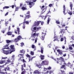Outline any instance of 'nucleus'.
<instances>
[{
    "label": "nucleus",
    "instance_id": "f257e3e1",
    "mask_svg": "<svg viewBox=\"0 0 74 74\" xmlns=\"http://www.w3.org/2000/svg\"><path fill=\"white\" fill-rule=\"evenodd\" d=\"M48 62L47 61H42L41 65L36 64V66L38 67L40 69V68H41V66H42V65H48Z\"/></svg>",
    "mask_w": 74,
    "mask_h": 74
},
{
    "label": "nucleus",
    "instance_id": "f03ea898",
    "mask_svg": "<svg viewBox=\"0 0 74 74\" xmlns=\"http://www.w3.org/2000/svg\"><path fill=\"white\" fill-rule=\"evenodd\" d=\"M34 2H30L28 1H25V4H27V5H31V7L29 6L30 8H32V7L34 5Z\"/></svg>",
    "mask_w": 74,
    "mask_h": 74
},
{
    "label": "nucleus",
    "instance_id": "7ed1b4c3",
    "mask_svg": "<svg viewBox=\"0 0 74 74\" xmlns=\"http://www.w3.org/2000/svg\"><path fill=\"white\" fill-rule=\"evenodd\" d=\"M41 23V25H42L44 24V22L43 21H35L34 23V26H38V25H39L40 23Z\"/></svg>",
    "mask_w": 74,
    "mask_h": 74
},
{
    "label": "nucleus",
    "instance_id": "20e7f679",
    "mask_svg": "<svg viewBox=\"0 0 74 74\" xmlns=\"http://www.w3.org/2000/svg\"><path fill=\"white\" fill-rule=\"evenodd\" d=\"M23 54H20L18 55V56L19 57V58H20L19 59V60H21V61H23V62H25V60L23 59Z\"/></svg>",
    "mask_w": 74,
    "mask_h": 74
},
{
    "label": "nucleus",
    "instance_id": "39448f33",
    "mask_svg": "<svg viewBox=\"0 0 74 74\" xmlns=\"http://www.w3.org/2000/svg\"><path fill=\"white\" fill-rule=\"evenodd\" d=\"M3 52L6 55H8V54H9V53H12V51H11V49H9V50L7 51L3 50Z\"/></svg>",
    "mask_w": 74,
    "mask_h": 74
},
{
    "label": "nucleus",
    "instance_id": "423d86ee",
    "mask_svg": "<svg viewBox=\"0 0 74 74\" xmlns=\"http://www.w3.org/2000/svg\"><path fill=\"white\" fill-rule=\"evenodd\" d=\"M10 48L11 49L12 51H10L12 52H14V51H15V48H14V45H11L10 46Z\"/></svg>",
    "mask_w": 74,
    "mask_h": 74
},
{
    "label": "nucleus",
    "instance_id": "0eeeda50",
    "mask_svg": "<svg viewBox=\"0 0 74 74\" xmlns=\"http://www.w3.org/2000/svg\"><path fill=\"white\" fill-rule=\"evenodd\" d=\"M38 34H39L38 33L36 34V33H34L33 34H32L31 36V37H38Z\"/></svg>",
    "mask_w": 74,
    "mask_h": 74
},
{
    "label": "nucleus",
    "instance_id": "6e6552de",
    "mask_svg": "<svg viewBox=\"0 0 74 74\" xmlns=\"http://www.w3.org/2000/svg\"><path fill=\"white\" fill-rule=\"evenodd\" d=\"M42 36L41 37V39L42 40H44L45 36L46 35V33L42 32Z\"/></svg>",
    "mask_w": 74,
    "mask_h": 74
},
{
    "label": "nucleus",
    "instance_id": "1a4fd4ad",
    "mask_svg": "<svg viewBox=\"0 0 74 74\" xmlns=\"http://www.w3.org/2000/svg\"><path fill=\"white\" fill-rule=\"evenodd\" d=\"M14 59L11 58L10 60H7V62L6 63V64H8L9 63H10V62H14Z\"/></svg>",
    "mask_w": 74,
    "mask_h": 74
},
{
    "label": "nucleus",
    "instance_id": "9d476101",
    "mask_svg": "<svg viewBox=\"0 0 74 74\" xmlns=\"http://www.w3.org/2000/svg\"><path fill=\"white\" fill-rule=\"evenodd\" d=\"M60 60H62V61H63H63H64V59L62 57H60V59L58 60L59 62L58 61L57 62V63H60Z\"/></svg>",
    "mask_w": 74,
    "mask_h": 74
},
{
    "label": "nucleus",
    "instance_id": "9b49d317",
    "mask_svg": "<svg viewBox=\"0 0 74 74\" xmlns=\"http://www.w3.org/2000/svg\"><path fill=\"white\" fill-rule=\"evenodd\" d=\"M9 49V47H8V45L4 46L3 48V49Z\"/></svg>",
    "mask_w": 74,
    "mask_h": 74
},
{
    "label": "nucleus",
    "instance_id": "f8f14e48",
    "mask_svg": "<svg viewBox=\"0 0 74 74\" xmlns=\"http://www.w3.org/2000/svg\"><path fill=\"white\" fill-rule=\"evenodd\" d=\"M18 41H19V40H18V38H16L15 39H13V40H12V42H17Z\"/></svg>",
    "mask_w": 74,
    "mask_h": 74
},
{
    "label": "nucleus",
    "instance_id": "ddd939ff",
    "mask_svg": "<svg viewBox=\"0 0 74 74\" xmlns=\"http://www.w3.org/2000/svg\"><path fill=\"white\" fill-rule=\"evenodd\" d=\"M54 38H55V39L54 40V41H59V39L58 38H59L58 36H54Z\"/></svg>",
    "mask_w": 74,
    "mask_h": 74
},
{
    "label": "nucleus",
    "instance_id": "4468645a",
    "mask_svg": "<svg viewBox=\"0 0 74 74\" xmlns=\"http://www.w3.org/2000/svg\"><path fill=\"white\" fill-rule=\"evenodd\" d=\"M57 52H58L59 54L60 55H62L63 53L62 52V51L59 50V49H58L57 50Z\"/></svg>",
    "mask_w": 74,
    "mask_h": 74
},
{
    "label": "nucleus",
    "instance_id": "2eb2a0df",
    "mask_svg": "<svg viewBox=\"0 0 74 74\" xmlns=\"http://www.w3.org/2000/svg\"><path fill=\"white\" fill-rule=\"evenodd\" d=\"M40 29H41V27L36 28V27H34V30H36L37 31H38V30H40Z\"/></svg>",
    "mask_w": 74,
    "mask_h": 74
},
{
    "label": "nucleus",
    "instance_id": "dca6fc26",
    "mask_svg": "<svg viewBox=\"0 0 74 74\" xmlns=\"http://www.w3.org/2000/svg\"><path fill=\"white\" fill-rule=\"evenodd\" d=\"M34 73L35 74H40V73L38 71V70H36L34 72Z\"/></svg>",
    "mask_w": 74,
    "mask_h": 74
},
{
    "label": "nucleus",
    "instance_id": "f3484780",
    "mask_svg": "<svg viewBox=\"0 0 74 74\" xmlns=\"http://www.w3.org/2000/svg\"><path fill=\"white\" fill-rule=\"evenodd\" d=\"M63 10H64L63 13L65 15H66V14H65V11L66 10V8L65 7V5H63Z\"/></svg>",
    "mask_w": 74,
    "mask_h": 74
},
{
    "label": "nucleus",
    "instance_id": "a211bd4d",
    "mask_svg": "<svg viewBox=\"0 0 74 74\" xmlns=\"http://www.w3.org/2000/svg\"><path fill=\"white\" fill-rule=\"evenodd\" d=\"M64 64L63 65H62V66L61 67V69H65V68H64V67H65V65H66V63H64Z\"/></svg>",
    "mask_w": 74,
    "mask_h": 74
},
{
    "label": "nucleus",
    "instance_id": "6ab92c4d",
    "mask_svg": "<svg viewBox=\"0 0 74 74\" xmlns=\"http://www.w3.org/2000/svg\"><path fill=\"white\" fill-rule=\"evenodd\" d=\"M26 56L27 58H29V62H30V56L29 55V54H27L26 55Z\"/></svg>",
    "mask_w": 74,
    "mask_h": 74
},
{
    "label": "nucleus",
    "instance_id": "aec40b11",
    "mask_svg": "<svg viewBox=\"0 0 74 74\" xmlns=\"http://www.w3.org/2000/svg\"><path fill=\"white\" fill-rule=\"evenodd\" d=\"M44 56L40 55V57L41 60H43V59H44Z\"/></svg>",
    "mask_w": 74,
    "mask_h": 74
},
{
    "label": "nucleus",
    "instance_id": "412c9836",
    "mask_svg": "<svg viewBox=\"0 0 74 74\" xmlns=\"http://www.w3.org/2000/svg\"><path fill=\"white\" fill-rule=\"evenodd\" d=\"M70 7L71 8V10H72L73 7V4L71 2L70 3Z\"/></svg>",
    "mask_w": 74,
    "mask_h": 74
},
{
    "label": "nucleus",
    "instance_id": "4be33fe9",
    "mask_svg": "<svg viewBox=\"0 0 74 74\" xmlns=\"http://www.w3.org/2000/svg\"><path fill=\"white\" fill-rule=\"evenodd\" d=\"M22 38V36H20L17 37V39L18 40V41H19V40H21V38Z\"/></svg>",
    "mask_w": 74,
    "mask_h": 74
},
{
    "label": "nucleus",
    "instance_id": "5701e85b",
    "mask_svg": "<svg viewBox=\"0 0 74 74\" xmlns=\"http://www.w3.org/2000/svg\"><path fill=\"white\" fill-rule=\"evenodd\" d=\"M12 32H8L7 33V34L8 36H10V35H11L12 34Z\"/></svg>",
    "mask_w": 74,
    "mask_h": 74
},
{
    "label": "nucleus",
    "instance_id": "b1692460",
    "mask_svg": "<svg viewBox=\"0 0 74 74\" xmlns=\"http://www.w3.org/2000/svg\"><path fill=\"white\" fill-rule=\"evenodd\" d=\"M5 62V60L4 61H0V64H3V63H4Z\"/></svg>",
    "mask_w": 74,
    "mask_h": 74
},
{
    "label": "nucleus",
    "instance_id": "393cba45",
    "mask_svg": "<svg viewBox=\"0 0 74 74\" xmlns=\"http://www.w3.org/2000/svg\"><path fill=\"white\" fill-rule=\"evenodd\" d=\"M6 41L7 43H9L10 42H12V40H6Z\"/></svg>",
    "mask_w": 74,
    "mask_h": 74
},
{
    "label": "nucleus",
    "instance_id": "a878e982",
    "mask_svg": "<svg viewBox=\"0 0 74 74\" xmlns=\"http://www.w3.org/2000/svg\"><path fill=\"white\" fill-rule=\"evenodd\" d=\"M23 66H24V67H26V65H25V64H24L23 65H22V68H21V70H23Z\"/></svg>",
    "mask_w": 74,
    "mask_h": 74
},
{
    "label": "nucleus",
    "instance_id": "bb28decb",
    "mask_svg": "<svg viewBox=\"0 0 74 74\" xmlns=\"http://www.w3.org/2000/svg\"><path fill=\"white\" fill-rule=\"evenodd\" d=\"M9 8V6H5L3 8V10H4V9Z\"/></svg>",
    "mask_w": 74,
    "mask_h": 74
},
{
    "label": "nucleus",
    "instance_id": "cd10ccee",
    "mask_svg": "<svg viewBox=\"0 0 74 74\" xmlns=\"http://www.w3.org/2000/svg\"><path fill=\"white\" fill-rule=\"evenodd\" d=\"M30 17V16L29 15H27V16H25V19H26V18H27V19H28V18H29Z\"/></svg>",
    "mask_w": 74,
    "mask_h": 74
},
{
    "label": "nucleus",
    "instance_id": "c85d7f7f",
    "mask_svg": "<svg viewBox=\"0 0 74 74\" xmlns=\"http://www.w3.org/2000/svg\"><path fill=\"white\" fill-rule=\"evenodd\" d=\"M17 30L18 32V34H20V33H19V28L17 27Z\"/></svg>",
    "mask_w": 74,
    "mask_h": 74
},
{
    "label": "nucleus",
    "instance_id": "c756f323",
    "mask_svg": "<svg viewBox=\"0 0 74 74\" xmlns=\"http://www.w3.org/2000/svg\"><path fill=\"white\" fill-rule=\"evenodd\" d=\"M20 52L21 53H25V51L24 49H23L20 51Z\"/></svg>",
    "mask_w": 74,
    "mask_h": 74
},
{
    "label": "nucleus",
    "instance_id": "7c9ffc66",
    "mask_svg": "<svg viewBox=\"0 0 74 74\" xmlns=\"http://www.w3.org/2000/svg\"><path fill=\"white\" fill-rule=\"evenodd\" d=\"M51 21V18H49L47 20V24H48H48H49V21Z\"/></svg>",
    "mask_w": 74,
    "mask_h": 74
},
{
    "label": "nucleus",
    "instance_id": "2f4dec72",
    "mask_svg": "<svg viewBox=\"0 0 74 74\" xmlns=\"http://www.w3.org/2000/svg\"><path fill=\"white\" fill-rule=\"evenodd\" d=\"M43 47H41V52L42 53H43Z\"/></svg>",
    "mask_w": 74,
    "mask_h": 74
},
{
    "label": "nucleus",
    "instance_id": "473e14b6",
    "mask_svg": "<svg viewBox=\"0 0 74 74\" xmlns=\"http://www.w3.org/2000/svg\"><path fill=\"white\" fill-rule=\"evenodd\" d=\"M67 12L69 14V15H72V12H70L69 11V12Z\"/></svg>",
    "mask_w": 74,
    "mask_h": 74
},
{
    "label": "nucleus",
    "instance_id": "72a5a7b5",
    "mask_svg": "<svg viewBox=\"0 0 74 74\" xmlns=\"http://www.w3.org/2000/svg\"><path fill=\"white\" fill-rule=\"evenodd\" d=\"M21 47H22L23 46V45H24V43H23V42H22L21 43Z\"/></svg>",
    "mask_w": 74,
    "mask_h": 74
},
{
    "label": "nucleus",
    "instance_id": "f704fd0d",
    "mask_svg": "<svg viewBox=\"0 0 74 74\" xmlns=\"http://www.w3.org/2000/svg\"><path fill=\"white\" fill-rule=\"evenodd\" d=\"M34 53L33 51H31V55L33 56L34 55Z\"/></svg>",
    "mask_w": 74,
    "mask_h": 74
},
{
    "label": "nucleus",
    "instance_id": "c9c22d12",
    "mask_svg": "<svg viewBox=\"0 0 74 74\" xmlns=\"http://www.w3.org/2000/svg\"><path fill=\"white\" fill-rule=\"evenodd\" d=\"M61 71L62 72L61 73V74H66V73H65V72H64V71H62V70H61Z\"/></svg>",
    "mask_w": 74,
    "mask_h": 74
},
{
    "label": "nucleus",
    "instance_id": "e433bc0d",
    "mask_svg": "<svg viewBox=\"0 0 74 74\" xmlns=\"http://www.w3.org/2000/svg\"><path fill=\"white\" fill-rule=\"evenodd\" d=\"M67 65H68V66H69V67H70V66H72V65H71V64H70V62H69L68 63Z\"/></svg>",
    "mask_w": 74,
    "mask_h": 74
},
{
    "label": "nucleus",
    "instance_id": "4c0bfd02",
    "mask_svg": "<svg viewBox=\"0 0 74 74\" xmlns=\"http://www.w3.org/2000/svg\"><path fill=\"white\" fill-rule=\"evenodd\" d=\"M24 23H26V24H27V25H28L29 24V22L27 21H25L24 22Z\"/></svg>",
    "mask_w": 74,
    "mask_h": 74
},
{
    "label": "nucleus",
    "instance_id": "58836bf2",
    "mask_svg": "<svg viewBox=\"0 0 74 74\" xmlns=\"http://www.w3.org/2000/svg\"><path fill=\"white\" fill-rule=\"evenodd\" d=\"M22 10H27V9L26 8H25L24 7H23L22 8Z\"/></svg>",
    "mask_w": 74,
    "mask_h": 74
},
{
    "label": "nucleus",
    "instance_id": "ea45409f",
    "mask_svg": "<svg viewBox=\"0 0 74 74\" xmlns=\"http://www.w3.org/2000/svg\"><path fill=\"white\" fill-rule=\"evenodd\" d=\"M56 23H57L58 24H60V22H59V21H56Z\"/></svg>",
    "mask_w": 74,
    "mask_h": 74
},
{
    "label": "nucleus",
    "instance_id": "a19ab883",
    "mask_svg": "<svg viewBox=\"0 0 74 74\" xmlns=\"http://www.w3.org/2000/svg\"><path fill=\"white\" fill-rule=\"evenodd\" d=\"M36 58V56L32 57V58L31 59H30V61L32 62V59H33V58Z\"/></svg>",
    "mask_w": 74,
    "mask_h": 74
},
{
    "label": "nucleus",
    "instance_id": "79ce46f5",
    "mask_svg": "<svg viewBox=\"0 0 74 74\" xmlns=\"http://www.w3.org/2000/svg\"><path fill=\"white\" fill-rule=\"evenodd\" d=\"M63 30H64V29H61V31L60 32V33H62V32H63Z\"/></svg>",
    "mask_w": 74,
    "mask_h": 74
},
{
    "label": "nucleus",
    "instance_id": "37998d69",
    "mask_svg": "<svg viewBox=\"0 0 74 74\" xmlns=\"http://www.w3.org/2000/svg\"><path fill=\"white\" fill-rule=\"evenodd\" d=\"M32 48H36V47H35V46H34V45H32Z\"/></svg>",
    "mask_w": 74,
    "mask_h": 74
},
{
    "label": "nucleus",
    "instance_id": "c03bdc74",
    "mask_svg": "<svg viewBox=\"0 0 74 74\" xmlns=\"http://www.w3.org/2000/svg\"><path fill=\"white\" fill-rule=\"evenodd\" d=\"M15 57V55H13L11 57V59H14V58Z\"/></svg>",
    "mask_w": 74,
    "mask_h": 74
},
{
    "label": "nucleus",
    "instance_id": "a18cd8bd",
    "mask_svg": "<svg viewBox=\"0 0 74 74\" xmlns=\"http://www.w3.org/2000/svg\"><path fill=\"white\" fill-rule=\"evenodd\" d=\"M69 48L70 50H73V48L71 47H69Z\"/></svg>",
    "mask_w": 74,
    "mask_h": 74
},
{
    "label": "nucleus",
    "instance_id": "49530a36",
    "mask_svg": "<svg viewBox=\"0 0 74 74\" xmlns=\"http://www.w3.org/2000/svg\"><path fill=\"white\" fill-rule=\"evenodd\" d=\"M0 73L2 74H5V73L4 72H0Z\"/></svg>",
    "mask_w": 74,
    "mask_h": 74
},
{
    "label": "nucleus",
    "instance_id": "de8ad7c7",
    "mask_svg": "<svg viewBox=\"0 0 74 74\" xmlns=\"http://www.w3.org/2000/svg\"><path fill=\"white\" fill-rule=\"evenodd\" d=\"M71 38H72V40H74V37L73 36H72L71 37Z\"/></svg>",
    "mask_w": 74,
    "mask_h": 74
},
{
    "label": "nucleus",
    "instance_id": "09e8293b",
    "mask_svg": "<svg viewBox=\"0 0 74 74\" xmlns=\"http://www.w3.org/2000/svg\"><path fill=\"white\" fill-rule=\"evenodd\" d=\"M18 7H16V10H15V11H18Z\"/></svg>",
    "mask_w": 74,
    "mask_h": 74
},
{
    "label": "nucleus",
    "instance_id": "8fccbe9b",
    "mask_svg": "<svg viewBox=\"0 0 74 74\" xmlns=\"http://www.w3.org/2000/svg\"><path fill=\"white\" fill-rule=\"evenodd\" d=\"M2 59H6V58H7V57H2Z\"/></svg>",
    "mask_w": 74,
    "mask_h": 74
},
{
    "label": "nucleus",
    "instance_id": "3c124183",
    "mask_svg": "<svg viewBox=\"0 0 74 74\" xmlns=\"http://www.w3.org/2000/svg\"><path fill=\"white\" fill-rule=\"evenodd\" d=\"M23 28L24 29H25V25H24V24H23Z\"/></svg>",
    "mask_w": 74,
    "mask_h": 74
},
{
    "label": "nucleus",
    "instance_id": "603ef678",
    "mask_svg": "<svg viewBox=\"0 0 74 74\" xmlns=\"http://www.w3.org/2000/svg\"><path fill=\"white\" fill-rule=\"evenodd\" d=\"M18 71V69H16V70H14V73H15L16 71Z\"/></svg>",
    "mask_w": 74,
    "mask_h": 74
},
{
    "label": "nucleus",
    "instance_id": "864d4df0",
    "mask_svg": "<svg viewBox=\"0 0 74 74\" xmlns=\"http://www.w3.org/2000/svg\"><path fill=\"white\" fill-rule=\"evenodd\" d=\"M47 16H43V18H44V20H45V18H47Z\"/></svg>",
    "mask_w": 74,
    "mask_h": 74
},
{
    "label": "nucleus",
    "instance_id": "5fc2aeb1",
    "mask_svg": "<svg viewBox=\"0 0 74 74\" xmlns=\"http://www.w3.org/2000/svg\"><path fill=\"white\" fill-rule=\"evenodd\" d=\"M8 12H7V13H6L5 15V16H7V15H8Z\"/></svg>",
    "mask_w": 74,
    "mask_h": 74
},
{
    "label": "nucleus",
    "instance_id": "6e6d98bb",
    "mask_svg": "<svg viewBox=\"0 0 74 74\" xmlns=\"http://www.w3.org/2000/svg\"><path fill=\"white\" fill-rule=\"evenodd\" d=\"M44 8V6H42V7H41V10H43V8Z\"/></svg>",
    "mask_w": 74,
    "mask_h": 74
},
{
    "label": "nucleus",
    "instance_id": "4d7b16f0",
    "mask_svg": "<svg viewBox=\"0 0 74 74\" xmlns=\"http://www.w3.org/2000/svg\"><path fill=\"white\" fill-rule=\"evenodd\" d=\"M63 38H61V41H63Z\"/></svg>",
    "mask_w": 74,
    "mask_h": 74
},
{
    "label": "nucleus",
    "instance_id": "13d9d810",
    "mask_svg": "<svg viewBox=\"0 0 74 74\" xmlns=\"http://www.w3.org/2000/svg\"><path fill=\"white\" fill-rule=\"evenodd\" d=\"M69 74H73V72H70L69 73Z\"/></svg>",
    "mask_w": 74,
    "mask_h": 74
},
{
    "label": "nucleus",
    "instance_id": "bf43d9fd",
    "mask_svg": "<svg viewBox=\"0 0 74 74\" xmlns=\"http://www.w3.org/2000/svg\"><path fill=\"white\" fill-rule=\"evenodd\" d=\"M49 7H52V4H50L49 5Z\"/></svg>",
    "mask_w": 74,
    "mask_h": 74
},
{
    "label": "nucleus",
    "instance_id": "052dcab7",
    "mask_svg": "<svg viewBox=\"0 0 74 74\" xmlns=\"http://www.w3.org/2000/svg\"><path fill=\"white\" fill-rule=\"evenodd\" d=\"M51 14V12L49 10L48 11V13L47 14Z\"/></svg>",
    "mask_w": 74,
    "mask_h": 74
},
{
    "label": "nucleus",
    "instance_id": "680f3d73",
    "mask_svg": "<svg viewBox=\"0 0 74 74\" xmlns=\"http://www.w3.org/2000/svg\"><path fill=\"white\" fill-rule=\"evenodd\" d=\"M47 69H47V68H44V71H46L47 70Z\"/></svg>",
    "mask_w": 74,
    "mask_h": 74
},
{
    "label": "nucleus",
    "instance_id": "e2e57ef3",
    "mask_svg": "<svg viewBox=\"0 0 74 74\" xmlns=\"http://www.w3.org/2000/svg\"><path fill=\"white\" fill-rule=\"evenodd\" d=\"M62 49H64L65 48V47L64 46H63L62 47Z\"/></svg>",
    "mask_w": 74,
    "mask_h": 74
},
{
    "label": "nucleus",
    "instance_id": "0e129e2a",
    "mask_svg": "<svg viewBox=\"0 0 74 74\" xmlns=\"http://www.w3.org/2000/svg\"><path fill=\"white\" fill-rule=\"evenodd\" d=\"M37 38H36V39L35 40V42H37Z\"/></svg>",
    "mask_w": 74,
    "mask_h": 74
},
{
    "label": "nucleus",
    "instance_id": "69168bd1",
    "mask_svg": "<svg viewBox=\"0 0 74 74\" xmlns=\"http://www.w3.org/2000/svg\"><path fill=\"white\" fill-rule=\"evenodd\" d=\"M25 74V71H23L22 73L21 74Z\"/></svg>",
    "mask_w": 74,
    "mask_h": 74
},
{
    "label": "nucleus",
    "instance_id": "338daca9",
    "mask_svg": "<svg viewBox=\"0 0 74 74\" xmlns=\"http://www.w3.org/2000/svg\"><path fill=\"white\" fill-rule=\"evenodd\" d=\"M51 69V67H49V68H48V70H50Z\"/></svg>",
    "mask_w": 74,
    "mask_h": 74
},
{
    "label": "nucleus",
    "instance_id": "774afa93",
    "mask_svg": "<svg viewBox=\"0 0 74 74\" xmlns=\"http://www.w3.org/2000/svg\"><path fill=\"white\" fill-rule=\"evenodd\" d=\"M28 74H32V72H29V73H28Z\"/></svg>",
    "mask_w": 74,
    "mask_h": 74
}]
</instances>
